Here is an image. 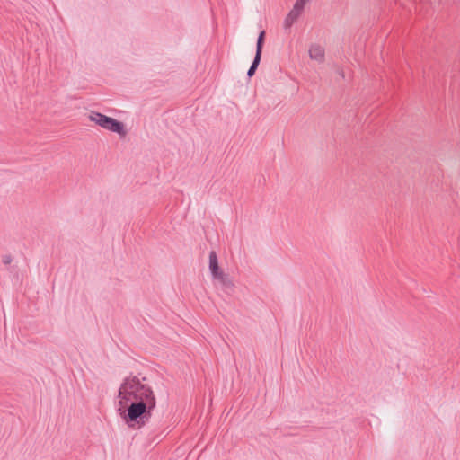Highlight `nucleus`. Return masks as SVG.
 <instances>
[{
    "label": "nucleus",
    "mask_w": 460,
    "mask_h": 460,
    "mask_svg": "<svg viewBox=\"0 0 460 460\" xmlns=\"http://www.w3.org/2000/svg\"><path fill=\"white\" fill-rule=\"evenodd\" d=\"M301 13L291 10L284 20V28L289 29L296 22Z\"/></svg>",
    "instance_id": "7"
},
{
    "label": "nucleus",
    "mask_w": 460,
    "mask_h": 460,
    "mask_svg": "<svg viewBox=\"0 0 460 460\" xmlns=\"http://www.w3.org/2000/svg\"><path fill=\"white\" fill-rule=\"evenodd\" d=\"M305 3H307L309 0H303Z\"/></svg>",
    "instance_id": "14"
},
{
    "label": "nucleus",
    "mask_w": 460,
    "mask_h": 460,
    "mask_svg": "<svg viewBox=\"0 0 460 460\" xmlns=\"http://www.w3.org/2000/svg\"><path fill=\"white\" fill-rule=\"evenodd\" d=\"M110 117L98 112V111H91L89 114V119L94 123H96L98 126L102 127L105 129L107 123L109 121Z\"/></svg>",
    "instance_id": "6"
},
{
    "label": "nucleus",
    "mask_w": 460,
    "mask_h": 460,
    "mask_svg": "<svg viewBox=\"0 0 460 460\" xmlns=\"http://www.w3.org/2000/svg\"><path fill=\"white\" fill-rule=\"evenodd\" d=\"M309 57L311 59H314L318 63H323L325 57L324 49L318 44L311 45L309 49Z\"/></svg>",
    "instance_id": "3"
},
{
    "label": "nucleus",
    "mask_w": 460,
    "mask_h": 460,
    "mask_svg": "<svg viewBox=\"0 0 460 460\" xmlns=\"http://www.w3.org/2000/svg\"><path fill=\"white\" fill-rule=\"evenodd\" d=\"M105 129L115 132L121 137H125L127 134L124 124L111 117H110Z\"/></svg>",
    "instance_id": "2"
},
{
    "label": "nucleus",
    "mask_w": 460,
    "mask_h": 460,
    "mask_svg": "<svg viewBox=\"0 0 460 460\" xmlns=\"http://www.w3.org/2000/svg\"><path fill=\"white\" fill-rule=\"evenodd\" d=\"M264 40H265V31H261L260 33H259V36H258V39H257V43H256V52L255 53H259L261 55L262 53V49H263V44H264Z\"/></svg>",
    "instance_id": "9"
},
{
    "label": "nucleus",
    "mask_w": 460,
    "mask_h": 460,
    "mask_svg": "<svg viewBox=\"0 0 460 460\" xmlns=\"http://www.w3.org/2000/svg\"><path fill=\"white\" fill-rule=\"evenodd\" d=\"M213 279L217 280L220 283L224 291L226 292L227 294L233 291L234 286V282L230 279L229 275L226 274L224 271L220 273V275H217Z\"/></svg>",
    "instance_id": "4"
},
{
    "label": "nucleus",
    "mask_w": 460,
    "mask_h": 460,
    "mask_svg": "<svg viewBox=\"0 0 460 460\" xmlns=\"http://www.w3.org/2000/svg\"><path fill=\"white\" fill-rule=\"evenodd\" d=\"M208 259H209L208 268H209V270L211 272L212 278L214 279L217 275H220V273H222L223 270H221L220 268H219L217 255V252L215 251H211L209 252Z\"/></svg>",
    "instance_id": "5"
},
{
    "label": "nucleus",
    "mask_w": 460,
    "mask_h": 460,
    "mask_svg": "<svg viewBox=\"0 0 460 460\" xmlns=\"http://www.w3.org/2000/svg\"><path fill=\"white\" fill-rule=\"evenodd\" d=\"M12 261H13V259H12V256H11V255H5V256H4V258H3V262H4V264H9V263H11V262H12Z\"/></svg>",
    "instance_id": "11"
},
{
    "label": "nucleus",
    "mask_w": 460,
    "mask_h": 460,
    "mask_svg": "<svg viewBox=\"0 0 460 460\" xmlns=\"http://www.w3.org/2000/svg\"><path fill=\"white\" fill-rule=\"evenodd\" d=\"M305 4L306 3L303 0H296L292 10L296 11V13H302Z\"/></svg>",
    "instance_id": "10"
},
{
    "label": "nucleus",
    "mask_w": 460,
    "mask_h": 460,
    "mask_svg": "<svg viewBox=\"0 0 460 460\" xmlns=\"http://www.w3.org/2000/svg\"><path fill=\"white\" fill-rule=\"evenodd\" d=\"M261 54H257L255 53V56H254V58H253V61L252 62V65L250 66V68L248 69L247 71V76L249 78H251L252 76L254 75L259 65H260V62H261Z\"/></svg>",
    "instance_id": "8"
},
{
    "label": "nucleus",
    "mask_w": 460,
    "mask_h": 460,
    "mask_svg": "<svg viewBox=\"0 0 460 460\" xmlns=\"http://www.w3.org/2000/svg\"><path fill=\"white\" fill-rule=\"evenodd\" d=\"M338 73L341 77H344V73L342 70H339Z\"/></svg>",
    "instance_id": "12"
},
{
    "label": "nucleus",
    "mask_w": 460,
    "mask_h": 460,
    "mask_svg": "<svg viewBox=\"0 0 460 460\" xmlns=\"http://www.w3.org/2000/svg\"><path fill=\"white\" fill-rule=\"evenodd\" d=\"M305 3H307L309 0H303Z\"/></svg>",
    "instance_id": "13"
},
{
    "label": "nucleus",
    "mask_w": 460,
    "mask_h": 460,
    "mask_svg": "<svg viewBox=\"0 0 460 460\" xmlns=\"http://www.w3.org/2000/svg\"><path fill=\"white\" fill-rule=\"evenodd\" d=\"M117 411L131 429H140L149 422L156 407V398L146 378L129 376L121 383Z\"/></svg>",
    "instance_id": "1"
}]
</instances>
